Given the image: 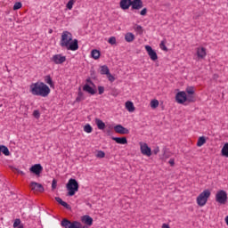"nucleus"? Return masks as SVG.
I'll use <instances>...</instances> for the list:
<instances>
[{"label": "nucleus", "mask_w": 228, "mask_h": 228, "mask_svg": "<svg viewBox=\"0 0 228 228\" xmlns=\"http://www.w3.org/2000/svg\"><path fill=\"white\" fill-rule=\"evenodd\" d=\"M209 197H211V191H209L208 190H205L203 192H201L196 199L198 206H206L208 200H209Z\"/></svg>", "instance_id": "obj_5"}, {"label": "nucleus", "mask_w": 228, "mask_h": 228, "mask_svg": "<svg viewBox=\"0 0 228 228\" xmlns=\"http://www.w3.org/2000/svg\"><path fill=\"white\" fill-rule=\"evenodd\" d=\"M44 81L45 83H46V85H49L51 88H54V82L53 81V77H51V75L45 76Z\"/></svg>", "instance_id": "obj_19"}, {"label": "nucleus", "mask_w": 228, "mask_h": 228, "mask_svg": "<svg viewBox=\"0 0 228 228\" xmlns=\"http://www.w3.org/2000/svg\"><path fill=\"white\" fill-rule=\"evenodd\" d=\"M140 147H141V152L143 154V156H152V151L151 150V147L147 145L145 142H140Z\"/></svg>", "instance_id": "obj_9"}, {"label": "nucleus", "mask_w": 228, "mask_h": 228, "mask_svg": "<svg viewBox=\"0 0 228 228\" xmlns=\"http://www.w3.org/2000/svg\"><path fill=\"white\" fill-rule=\"evenodd\" d=\"M86 83H89L90 85H94V82H92V80L90 78L86 79Z\"/></svg>", "instance_id": "obj_46"}, {"label": "nucleus", "mask_w": 228, "mask_h": 228, "mask_svg": "<svg viewBox=\"0 0 228 228\" xmlns=\"http://www.w3.org/2000/svg\"><path fill=\"white\" fill-rule=\"evenodd\" d=\"M81 222L87 227H92V225H94V219L88 215L81 216Z\"/></svg>", "instance_id": "obj_12"}, {"label": "nucleus", "mask_w": 228, "mask_h": 228, "mask_svg": "<svg viewBox=\"0 0 228 228\" xmlns=\"http://www.w3.org/2000/svg\"><path fill=\"white\" fill-rule=\"evenodd\" d=\"M126 42L131 43L134 40V34L128 32L125 35Z\"/></svg>", "instance_id": "obj_25"}, {"label": "nucleus", "mask_w": 228, "mask_h": 228, "mask_svg": "<svg viewBox=\"0 0 228 228\" xmlns=\"http://www.w3.org/2000/svg\"><path fill=\"white\" fill-rule=\"evenodd\" d=\"M135 31H138V33H143V28H142V26L140 25H137L135 28H134Z\"/></svg>", "instance_id": "obj_41"}, {"label": "nucleus", "mask_w": 228, "mask_h": 228, "mask_svg": "<svg viewBox=\"0 0 228 228\" xmlns=\"http://www.w3.org/2000/svg\"><path fill=\"white\" fill-rule=\"evenodd\" d=\"M114 131L118 134H129V129L124 127L122 125H117L114 126Z\"/></svg>", "instance_id": "obj_13"}, {"label": "nucleus", "mask_w": 228, "mask_h": 228, "mask_svg": "<svg viewBox=\"0 0 228 228\" xmlns=\"http://www.w3.org/2000/svg\"><path fill=\"white\" fill-rule=\"evenodd\" d=\"M132 10H142L143 2L142 0H133L131 4Z\"/></svg>", "instance_id": "obj_16"}, {"label": "nucleus", "mask_w": 228, "mask_h": 228, "mask_svg": "<svg viewBox=\"0 0 228 228\" xmlns=\"http://www.w3.org/2000/svg\"><path fill=\"white\" fill-rule=\"evenodd\" d=\"M106 156V153H104V151H99L96 154V158H100V159H102Z\"/></svg>", "instance_id": "obj_38"}, {"label": "nucleus", "mask_w": 228, "mask_h": 228, "mask_svg": "<svg viewBox=\"0 0 228 228\" xmlns=\"http://www.w3.org/2000/svg\"><path fill=\"white\" fill-rule=\"evenodd\" d=\"M51 60L55 63V65H61V63H65V61H67V57L61 54H55L51 58Z\"/></svg>", "instance_id": "obj_10"}, {"label": "nucleus", "mask_w": 228, "mask_h": 228, "mask_svg": "<svg viewBox=\"0 0 228 228\" xmlns=\"http://www.w3.org/2000/svg\"><path fill=\"white\" fill-rule=\"evenodd\" d=\"M13 228H24V224H22V222L20 221V218H16L14 220V223L12 224Z\"/></svg>", "instance_id": "obj_24"}, {"label": "nucleus", "mask_w": 228, "mask_h": 228, "mask_svg": "<svg viewBox=\"0 0 228 228\" xmlns=\"http://www.w3.org/2000/svg\"><path fill=\"white\" fill-rule=\"evenodd\" d=\"M66 188L68 190V196L74 197L77 191H79V183L77 179L70 178L66 184Z\"/></svg>", "instance_id": "obj_3"}, {"label": "nucleus", "mask_w": 228, "mask_h": 228, "mask_svg": "<svg viewBox=\"0 0 228 228\" xmlns=\"http://www.w3.org/2000/svg\"><path fill=\"white\" fill-rule=\"evenodd\" d=\"M112 140L120 145H126L127 143V138L126 137H112Z\"/></svg>", "instance_id": "obj_18"}, {"label": "nucleus", "mask_w": 228, "mask_h": 228, "mask_svg": "<svg viewBox=\"0 0 228 228\" xmlns=\"http://www.w3.org/2000/svg\"><path fill=\"white\" fill-rule=\"evenodd\" d=\"M33 117H35V118H40V111L37 110H34Z\"/></svg>", "instance_id": "obj_40"}, {"label": "nucleus", "mask_w": 228, "mask_h": 228, "mask_svg": "<svg viewBox=\"0 0 228 228\" xmlns=\"http://www.w3.org/2000/svg\"><path fill=\"white\" fill-rule=\"evenodd\" d=\"M30 94L39 97H47L51 94V88L44 82H36L30 85Z\"/></svg>", "instance_id": "obj_2"}, {"label": "nucleus", "mask_w": 228, "mask_h": 228, "mask_svg": "<svg viewBox=\"0 0 228 228\" xmlns=\"http://www.w3.org/2000/svg\"><path fill=\"white\" fill-rule=\"evenodd\" d=\"M21 175H24V172L20 171Z\"/></svg>", "instance_id": "obj_50"}, {"label": "nucleus", "mask_w": 228, "mask_h": 228, "mask_svg": "<svg viewBox=\"0 0 228 228\" xmlns=\"http://www.w3.org/2000/svg\"><path fill=\"white\" fill-rule=\"evenodd\" d=\"M95 124L101 131L104 130L106 128V124L100 118H95Z\"/></svg>", "instance_id": "obj_20"}, {"label": "nucleus", "mask_w": 228, "mask_h": 228, "mask_svg": "<svg viewBox=\"0 0 228 228\" xmlns=\"http://www.w3.org/2000/svg\"><path fill=\"white\" fill-rule=\"evenodd\" d=\"M20 8H22V3L17 2L14 4L13 10H20Z\"/></svg>", "instance_id": "obj_36"}, {"label": "nucleus", "mask_w": 228, "mask_h": 228, "mask_svg": "<svg viewBox=\"0 0 228 228\" xmlns=\"http://www.w3.org/2000/svg\"><path fill=\"white\" fill-rule=\"evenodd\" d=\"M186 93L188 94V96H193V94H195V89L194 87H187L186 88Z\"/></svg>", "instance_id": "obj_33"}, {"label": "nucleus", "mask_w": 228, "mask_h": 228, "mask_svg": "<svg viewBox=\"0 0 228 228\" xmlns=\"http://www.w3.org/2000/svg\"><path fill=\"white\" fill-rule=\"evenodd\" d=\"M42 170H44V167H42V165L40 164H35L30 167V172H32V174H36V175H40V174H42Z\"/></svg>", "instance_id": "obj_14"}, {"label": "nucleus", "mask_w": 228, "mask_h": 228, "mask_svg": "<svg viewBox=\"0 0 228 228\" xmlns=\"http://www.w3.org/2000/svg\"><path fill=\"white\" fill-rule=\"evenodd\" d=\"M61 227H64V228H88V226L83 225L78 221L71 222L69 219H62V221L61 222Z\"/></svg>", "instance_id": "obj_6"}, {"label": "nucleus", "mask_w": 228, "mask_h": 228, "mask_svg": "<svg viewBox=\"0 0 228 228\" xmlns=\"http://www.w3.org/2000/svg\"><path fill=\"white\" fill-rule=\"evenodd\" d=\"M76 3L75 0H69L66 5V7L68 8V10H72L74 4Z\"/></svg>", "instance_id": "obj_35"}, {"label": "nucleus", "mask_w": 228, "mask_h": 228, "mask_svg": "<svg viewBox=\"0 0 228 228\" xmlns=\"http://www.w3.org/2000/svg\"><path fill=\"white\" fill-rule=\"evenodd\" d=\"M55 200H56V202L61 204V206H63V208H66V209H70V205H69L67 202L63 201V200H61V198L56 197Z\"/></svg>", "instance_id": "obj_22"}, {"label": "nucleus", "mask_w": 228, "mask_h": 228, "mask_svg": "<svg viewBox=\"0 0 228 228\" xmlns=\"http://www.w3.org/2000/svg\"><path fill=\"white\" fill-rule=\"evenodd\" d=\"M98 92H99V95H102V94H104V86H98Z\"/></svg>", "instance_id": "obj_43"}, {"label": "nucleus", "mask_w": 228, "mask_h": 228, "mask_svg": "<svg viewBox=\"0 0 228 228\" xmlns=\"http://www.w3.org/2000/svg\"><path fill=\"white\" fill-rule=\"evenodd\" d=\"M1 152H3L4 156H10V150L4 145H0V154Z\"/></svg>", "instance_id": "obj_27"}, {"label": "nucleus", "mask_w": 228, "mask_h": 228, "mask_svg": "<svg viewBox=\"0 0 228 228\" xmlns=\"http://www.w3.org/2000/svg\"><path fill=\"white\" fill-rule=\"evenodd\" d=\"M169 165H172V159L168 160Z\"/></svg>", "instance_id": "obj_49"}, {"label": "nucleus", "mask_w": 228, "mask_h": 228, "mask_svg": "<svg viewBox=\"0 0 228 228\" xmlns=\"http://www.w3.org/2000/svg\"><path fill=\"white\" fill-rule=\"evenodd\" d=\"M221 152L224 157L228 158V142L223 146Z\"/></svg>", "instance_id": "obj_29"}, {"label": "nucleus", "mask_w": 228, "mask_h": 228, "mask_svg": "<svg viewBox=\"0 0 228 228\" xmlns=\"http://www.w3.org/2000/svg\"><path fill=\"white\" fill-rule=\"evenodd\" d=\"M84 92H87V94H91V95H95L94 89L92 88L88 84H86L83 87Z\"/></svg>", "instance_id": "obj_21"}, {"label": "nucleus", "mask_w": 228, "mask_h": 228, "mask_svg": "<svg viewBox=\"0 0 228 228\" xmlns=\"http://www.w3.org/2000/svg\"><path fill=\"white\" fill-rule=\"evenodd\" d=\"M176 102L180 104H184V102H195V96H187L184 91L177 93L175 96Z\"/></svg>", "instance_id": "obj_4"}, {"label": "nucleus", "mask_w": 228, "mask_h": 228, "mask_svg": "<svg viewBox=\"0 0 228 228\" xmlns=\"http://www.w3.org/2000/svg\"><path fill=\"white\" fill-rule=\"evenodd\" d=\"M85 133H92L94 131V128H92V126L90 124H87L84 126Z\"/></svg>", "instance_id": "obj_34"}, {"label": "nucleus", "mask_w": 228, "mask_h": 228, "mask_svg": "<svg viewBox=\"0 0 228 228\" xmlns=\"http://www.w3.org/2000/svg\"><path fill=\"white\" fill-rule=\"evenodd\" d=\"M216 201L218 202L221 205L225 204L227 201V194L224 191H220L216 195Z\"/></svg>", "instance_id": "obj_8"}, {"label": "nucleus", "mask_w": 228, "mask_h": 228, "mask_svg": "<svg viewBox=\"0 0 228 228\" xmlns=\"http://www.w3.org/2000/svg\"><path fill=\"white\" fill-rule=\"evenodd\" d=\"M107 77L109 79V81H110V83H113V81H115V77H113V75H111V73L109 72V74H107Z\"/></svg>", "instance_id": "obj_39"}, {"label": "nucleus", "mask_w": 228, "mask_h": 228, "mask_svg": "<svg viewBox=\"0 0 228 228\" xmlns=\"http://www.w3.org/2000/svg\"><path fill=\"white\" fill-rule=\"evenodd\" d=\"M225 223L228 225V216L225 217Z\"/></svg>", "instance_id": "obj_48"}, {"label": "nucleus", "mask_w": 228, "mask_h": 228, "mask_svg": "<svg viewBox=\"0 0 228 228\" xmlns=\"http://www.w3.org/2000/svg\"><path fill=\"white\" fill-rule=\"evenodd\" d=\"M91 56L94 58V60H99V58H101V52L98 50H93L91 52Z\"/></svg>", "instance_id": "obj_28"}, {"label": "nucleus", "mask_w": 228, "mask_h": 228, "mask_svg": "<svg viewBox=\"0 0 228 228\" xmlns=\"http://www.w3.org/2000/svg\"><path fill=\"white\" fill-rule=\"evenodd\" d=\"M140 15H142V16L147 15V8H143V9L140 12Z\"/></svg>", "instance_id": "obj_45"}, {"label": "nucleus", "mask_w": 228, "mask_h": 228, "mask_svg": "<svg viewBox=\"0 0 228 228\" xmlns=\"http://www.w3.org/2000/svg\"><path fill=\"white\" fill-rule=\"evenodd\" d=\"M109 72H110V68H108V66L103 65L101 67L100 74H102V76H107V74H109Z\"/></svg>", "instance_id": "obj_26"}, {"label": "nucleus", "mask_w": 228, "mask_h": 228, "mask_svg": "<svg viewBox=\"0 0 228 228\" xmlns=\"http://www.w3.org/2000/svg\"><path fill=\"white\" fill-rule=\"evenodd\" d=\"M150 104L151 108L154 110L159 106V102L158 100H152Z\"/></svg>", "instance_id": "obj_32"}, {"label": "nucleus", "mask_w": 228, "mask_h": 228, "mask_svg": "<svg viewBox=\"0 0 228 228\" xmlns=\"http://www.w3.org/2000/svg\"><path fill=\"white\" fill-rule=\"evenodd\" d=\"M162 228H170V226H168V224H163Z\"/></svg>", "instance_id": "obj_47"}, {"label": "nucleus", "mask_w": 228, "mask_h": 228, "mask_svg": "<svg viewBox=\"0 0 228 228\" xmlns=\"http://www.w3.org/2000/svg\"><path fill=\"white\" fill-rule=\"evenodd\" d=\"M196 56L198 61H202L208 56V50L204 46H199L196 48Z\"/></svg>", "instance_id": "obj_7"}, {"label": "nucleus", "mask_w": 228, "mask_h": 228, "mask_svg": "<svg viewBox=\"0 0 228 228\" xmlns=\"http://www.w3.org/2000/svg\"><path fill=\"white\" fill-rule=\"evenodd\" d=\"M30 188L34 191H39L40 193H42L44 191V185H42L41 183H38L37 182H32L30 183Z\"/></svg>", "instance_id": "obj_15"}, {"label": "nucleus", "mask_w": 228, "mask_h": 228, "mask_svg": "<svg viewBox=\"0 0 228 228\" xmlns=\"http://www.w3.org/2000/svg\"><path fill=\"white\" fill-rule=\"evenodd\" d=\"M132 4V0H121L120 1V8L122 10H129V7Z\"/></svg>", "instance_id": "obj_17"}, {"label": "nucleus", "mask_w": 228, "mask_h": 228, "mask_svg": "<svg viewBox=\"0 0 228 228\" xmlns=\"http://www.w3.org/2000/svg\"><path fill=\"white\" fill-rule=\"evenodd\" d=\"M76 101L77 102H81V101H85V94H83V92H78Z\"/></svg>", "instance_id": "obj_31"}, {"label": "nucleus", "mask_w": 228, "mask_h": 228, "mask_svg": "<svg viewBox=\"0 0 228 228\" xmlns=\"http://www.w3.org/2000/svg\"><path fill=\"white\" fill-rule=\"evenodd\" d=\"M204 144H206V137H199L198 142H197V146L198 147H202Z\"/></svg>", "instance_id": "obj_30"}, {"label": "nucleus", "mask_w": 228, "mask_h": 228, "mask_svg": "<svg viewBox=\"0 0 228 228\" xmlns=\"http://www.w3.org/2000/svg\"><path fill=\"white\" fill-rule=\"evenodd\" d=\"M145 49L151 60H152V61H156V60H158V53H156V51H154L151 45H145Z\"/></svg>", "instance_id": "obj_11"}, {"label": "nucleus", "mask_w": 228, "mask_h": 228, "mask_svg": "<svg viewBox=\"0 0 228 228\" xmlns=\"http://www.w3.org/2000/svg\"><path fill=\"white\" fill-rule=\"evenodd\" d=\"M159 47L162 51H167V46L165 45V41H161Z\"/></svg>", "instance_id": "obj_42"}, {"label": "nucleus", "mask_w": 228, "mask_h": 228, "mask_svg": "<svg viewBox=\"0 0 228 228\" xmlns=\"http://www.w3.org/2000/svg\"><path fill=\"white\" fill-rule=\"evenodd\" d=\"M109 44H110V45H115L117 44V38L115 37H110Z\"/></svg>", "instance_id": "obj_37"}, {"label": "nucleus", "mask_w": 228, "mask_h": 228, "mask_svg": "<svg viewBox=\"0 0 228 228\" xmlns=\"http://www.w3.org/2000/svg\"><path fill=\"white\" fill-rule=\"evenodd\" d=\"M61 47H65L68 51H77L79 45L77 39L72 40V33L63 31L60 42Z\"/></svg>", "instance_id": "obj_1"}, {"label": "nucleus", "mask_w": 228, "mask_h": 228, "mask_svg": "<svg viewBox=\"0 0 228 228\" xmlns=\"http://www.w3.org/2000/svg\"><path fill=\"white\" fill-rule=\"evenodd\" d=\"M125 106L127 111H129L130 113H133V111H134V104L133 103V102H126Z\"/></svg>", "instance_id": "obj_23"}, {"label": "nucleus", "mask_w": 228, "mask_h": 228, "mask_svg": "<svg viewBox=\"0 0 228 228\" xmlns=\"http://www.w3.org/2000/svg\"><path fill=\"white\" fill-rule=\"evenodd\" d=\"M56 186H57L56 179H53L52 182V189L56 190Z\"/></svg>", "instance_id": "obj_44"}]
</instances>
